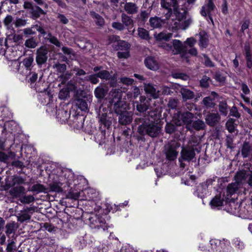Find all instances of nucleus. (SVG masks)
I'll return each mask as SVG.
<instances>
[{"label":"nucleus","mask_w":252,"mask_h":252,"mask_svg":"<svg viewBox=\"0 0 252 252\" xmlns=\"http://www.w3.org/2000/svg\"><path fill=\"white\" fill-rule=\"evenodd\" d=\"M160 122L159 116L155 113L144 117L135 118L134 122L139 125L137 132L140 135L138 137V140H144V136L146 134L151 137L158 136L161 129Z\"/></svg>","instance_id":"f257e3e1"},{"label":"nucleus","mask_w":252,"mask_h":252,"mask_svg":"<svg viewBox=\"0 0 252 252\" xmlns=\"http://www.w3.org/2000/svg\"><path fill=\"white\" fill-rule=\"evenodd\" d=\"M97 117L99 124V131L100 134L97 135V137H100V140H102L105 138L106 130L111 128L112 123L114 121L113 114L108 108L101 105L98 111Z\"/></svg>","instance_id":"f03ea898"},{"label":"nucleus","mask_w":252,"mask_h":252,"mask_svg":"<svg viewBox=\"0 0 252 252\" xmlns=\"http://www.w3.org/2000/svg\"><path fill=\"white\" fill-rule=\"evenodd\" d=\"M65 189V191L69 189L70 186L74 180V174L71 170L67 168L62 170L60 174L51 175Z\"/></svg>","instance_id":"7ed1b4c3"},{"label":"nucleus","mask_w":252,"mask_h":252,"mask_svg":"<svg viewBox=\"0 0 252 252\" xmlns=\"http://www.w3.org/2000/svg\"><path fill=\"white\" fill-rule=\"evenodd\" d=\"M194 117V114L190 112L178 111L174 114L173 119L176 126H185L187 129H189L190 124L192 122Z\"/></svg>","instance_id":"20e7f679"},{"label":"nucleus","mask_w":252,"mask_h":252,"mask_svg":"<svg viewBox=\"0 0 252 252\" xmlns=\"http://www.w3.org/2000/svg\"><path fill=\"white\" fill-rule=\"evenodd\" d=\"M75 104L81 111L88 110V103L92 101V95L84 90L77 91L74 95Z\"/></svg>","instance_id":"39448f33"},{"label":"nucleus","mask_w":252,"mask_h":252,"mask_svg":"<svg viewBox=\"0 0 252 252\" xmlns=\"http://www.w3.org/2000/svg\"><path fill=\"white\" fill-rule=\"evenodd\" d=\"M110 106L113 107L114 112L117 115L128 112L129 107L126 101H122L120 97L114 96L109 100Z\"/></svg>","instance_id":"423d86ee"},{"label":"nucleus","mask_w":252,"mask_h":252,"mask_svg":"<svg viewBox=\"0 0 252 252\" xmlns=\"http://www.w3.org/2000/svg\"><path fill=\"white\" fill-rule=\"evenodd\" d=\"M142 5L139 14L137 15V22L139 25H144L147 22L153 9L152 5L147 7L148 0Z\"/></svg>","instance_id":"0eeeda50"},{"label":"nucleus","mask_w":252,"mask_h":252,"mask_svg":"<svg viewBox=\"0 0 252 252\" xmlns=\"http://www.w3.org/2000/svg\"><path fill=\"white\" fill-rule=\"evenodd\" d=\"M49 50L46 45H42L36 51L35 61L37 65L41 67L48 60Z\"/></svg>","instance_id":"6e6552de"},{"label":"nucleus","mask_w":252,"mask_h":252,"mask_svg":"<svg viewBox=\"0 0 252 252\" xmlns=\"http://www.w3.org/2000/svg\"><path fill=\"white\" fill-rule=\"evenodd\" d=\"M180 147V144L177 142L169 144L165 148L166 158L168 160L173 161L176 159L178 152L177 149Z\"/></svg>","instance_id":"1a4fd4ad"},{"label":"nucleus","mask_w":252,"mask_h":252,"mask_svg":"<svg viewBox=\"0 0 252 252\" xmlns=\"http://www.w3.org/2000/svg\"><path fill=\"white\" fill-rule=\"evenodd\" d=\"M195 156V149L193 146L183 147L181 152V158L184 161H190Z\"/></svg>","instance_id":"9d476101"},{"label":"nucleus","mask_w":252,"mask_h":252,"mask_svg":"<svg viewBox=\"0 0 252 252\" xmlns=\"http://www.w3.org/2000/svg\"><path fill=\"white\" fill-rule=\"evenodd\" d=\"M220 116L218 112L213 113L209 111L205 115V120L206 124L210 127L217 126L220 121Z\"/></svg>","instance_id":"9b49d317"},{"label":"nucleus","mask_w":252,"mask_h":252,"mask_svg":"<svg viewBox=\"0 0 252 252\" xmlns=\"http://www.w3.org/2000/svg\"><path fill=\"white\" fill-rule=\"evenodd\" d=\"M210 252H222L225 251V244L224 241L217 239H212L210 240Z\"/></svg>","instance_id":"f8f14e48"},{"label":"nucleus","mask_w":252,"mask_h":252,"mask_svg":"<svg viewBox=\"0 0 252 252\" xmlns=\"http://www.w3.org/2000/svg\"><path fill=\"white\" fill-rule=\"evenodd\" d=\"M186 5V3H185L181 5V7L179 5L174 8L173 12L177 20L181 21L186 19L187 15L189 13V9Z\"/></svg>","instance_id":"ddd939ff"},{"label":"nucleus","mask_w":252,"mask_h":252,"mask_svg":"<svg viewBox=\"0 0 252 252\" xmlns=\"http://www.w3.org/2000/svg\"><path fill=\"white\" fill-rule=\"evenodd\" d=\"M243 50L246 61L247 67L252 69V49L249 41H246L244 43Z\"/></svg>","instance_id":"4468645a"},{"label":"nucleus","mask_w":252,"mask_h":252,"mask_svg":"<svg viewBox=\"0 0 252 252\" xmlns=\"http://www.w3.org/2000/svg\"><path fill=\"white\" fill-rule=\"evenodd\" d=\"M90 226L92 229H99L103 228L104 229L105 227V220L102 219L101 217L99 218L96 215L91 217L89 219Z\"/></svg>","instance_id":"2eb2a0df"},{"label":"nucleus","mask_w":252,"mask_h":252,"mask_svg":"<svg viewBox=\"0 0 252 252\" xmlns=\"http://www.w3.org/2000/svg\"><path fill=\"white\" fill-rule=\"evenodd\" d=\"M137 111L141 113H144L149 108L148 100L144 95H140L139 101H136Z\"/></svg>","instance_id":"dca6fc26"},{"label":"nucleus","mask_w":252,"mask_h":252,"mask_svg":"<svg viewBox=\"0 0 252 252\" xmlns=\"http://www.w3.org/2000/svg\"><path fill=\"white\" fill-rule=\"evenodd\" d=\"M118 116V122L121 125L126 126L130 124L133 120V114L130 111L121 114Z\"/></svg>","instance_id":"f3484780"},{"label":"nucleus","mask_w":252,"mask_h":252,"mask_svg":"<svg viewBox=\"0 0 252 252\" xmlns=\"http://www.w3.org/2000/svg\"><path fill=\"white\" fill-rule=\"evenodd\" d=\"M161 5L172 14L174 8L178 7L179 3L177 0H161Z\"/></svg>","instance_id":"a211bd4d"},{"label":"nucleus","mask_w":252,"mask_h":252,"mask_svg":"<svg viewBox=\"0 0 252 252\" xmlns=\"http://www.w3.org/2000/svg\"><path fill=\"white\" fill-rule=\"evenodd\" d=\"M144 64L146 67L152 70H157L159 69V64L154 57L148 56L144 60Z\"/></svg>","instance_id":"6ab92c4d"},{"label":"nucleus","mask_w":252,"mask_h":252,"mask_svg":"<svg viewBox=\"0 0 252 252\" xmlns=\"http://www.w3.org/2000/svg\"><path fill=\"white\" fill-rule=\"evenodd\" d=\"M50 178L52 179V182L49 185V191L60 193L65 191V189L63 188L59 182H58L51 175H50Z\"/></svg>","instance_id":"aec40b11"},{"label":"nucleus","mask_w":252,"mask_h":252,"mask_svg":"<svg viewBox=\"0 0 252 252\" xmlns=\"http://www.w3.org/2000/svg\"><path fill=\"white\" fill-rule=\"evenodd\" d=\"M82 223V220L79 218L70 217L66 223L67 227L71 231L77 229L79 225Z\"/></svg>","instance_id":"412c9836"},{"label":"nucleus","mask_w":252,"mask_h":252,"mask_svg":"<svg viewBox=\"0 0 252 252\" xmlns=\"http://www.w3.org/2000/svg\"><path fill=\"white\" fill-rule=\"evenodd\" d=\"M198 45L201 49L206 48L209 45V40L207 33L205 32H200Z\"/></svg>","instance_id":"4be33fe9"},{"label":"nucleus","mask_w":252,"mask_h":252,"mask_svg":"<svg viewBox=\"0 0 252 252\" xmlns=\"http://www.w3.org/2000/svg\"><path fill=\"white\" fill-rule=\"evenodd\" d=\"M173 46L176 52V54H184L186 53L187 47L180 40L174 39L173 40Z\"/></svg>","instance_id":"5701e85b"},{"label":"nucleus","mask_w":252,"mask_h":252,"mask_svg":"<svg viewBox=\"0 0 252 252\" xmlns=\"http://www.w3.org/2000/svg\"><path fill=\"white\" fill-rule=\"evenodd\" d=\"M107 93L108 90L102 86H97L94 91V96L99 100L103 99Z\"/></svg>","instance_id":"b1692460"},{"label":"nucleus","mask_w":252,"mask_h":252,"mask_svg":"<svg viewBox=\"0 0 252 252\" xmlns=\"http://www.w3.org/2000/svg\"><path fill=\"white\" fill-rule=\"evenodd\" d=\"M207 189V186L202 183L196 187L193 194L199 198H203L206 194Z\"/></svg>","instance_id":"393cba45"},{"label":"nucleus","mask_w":252,"mask_h":252,"mask_svg":"<svg viewBox=\"0 0 252 252\" xmlns=\"http://www.w3.org/2000/svg\"><path fill=\"white\" fill-rule=\"evenodd\" d=\"M224 199L221 196V193L216 194L211 200L210 205L212 208L221 207L223 205Z\"/></svg>","instance_id":"a878e982"},{"label":"nucleus","mask_w":252,"mask_h":252,"mask_svg":"<svg viewBox=\"0 0 252 252\" xmlns=\"http://www.w3.org/2000/svg\"><path fill=\"white\" fill-rule=\"evenodd\" d=\"M29 14H30V17L33 20H36L39 18L41 14H44L45 12L44 10L37 5L34 6L29 11Z\"/></svg>","instance_id":"bb28decb"},{"label":"nucleus","mask_w":252,"mask_h":252,"mask_svg":"<svg viewBox=\"0 0 252 252\" xmlns=\"http://www.w3.org/2000/svg\"><path fill=\"white\" fill-rule=\"evenodd\" d=\"M124 9L128 14L133 15L138 12V7L135 3L126 2L124 6Z\"/></svg>","instance_id":"cd10ccee"},{"label":"nucleus","mask_w":252,"mask_h":252,"mask_svg":"<svg viewBox=\"0 0 252 252\" xmlns=\"http://www.w3.org/2000/svg\"><path fill=\"white\" fill-rule=\"evenodd\" d=\"M218 107L220 116L225 117L227 115L229 107L226 100L219 101Z\"/></svg>","instance_id":"c85d7f7f"},{"label":"nucleus","mask_w":252,"mask_h":252,"mask_svg":"<svg viewBox=\"0 0 252 252\" xmlns=\"http://www.w3.org/2000/svg\"><path fill=\"white\" fill-rule=\"evenodd\" d=\"M13 188L10 190V194L15 197H21V195L25 193V188L23 186H12Z\"/></svg>","instance_id":"c756f323"},{"label":"nucleus","mask_w":252,"mask_h":252,"mask_svg":"<svg viewBox=\"0 0 252 252\" xmlns=\"http://www.w3.org/2000/svg\"><path fill=\"white\" fill-rule=\"evenodd\" d=\"M241 186L240 184L234 182L229 184L226 187V194L227 196L230 197L238 191L239 189L241 188Z\"/></svg>","instance_id":"7c9ffc66"},{"label":"nucleus","mask_w":252,"mask_h":252,"mask_svg":"<svg viewBox=\"0 0 252 252\" xmlns=\"http://www.w3.org/2000/svg\"><path fill=\"white\" fill-rule=\"evenodd\" d=\"M164 23V21L157 16L151 17L149 19L150 25L153 29L161 28Z\"/></svg>","instance_id":"2f4dec72"},{"label":"nucleus","mask_w":252,"mask_h":252,"mask_svg":"<svg viewBox=\"0 0 252 252\" xmlns=\"http://www.w3.org/2000/svg\"><path fill=\"white\" fill-rule=\"evenodd\" d=\"M172 33H166L162 32L158 34H155V38L156 40L158 42L165 41H169L170 38L172 37Z\"/></svg>","instance_id":"473e14b6"},{"label":"nucleus","mask_w":252,"mask_h":252,"mask_svg":"<svg viewBox=\"0 0 252 252\" xmlns=\"http://www.w3.org/2000/svg\"><path fill=\"white\" fill-rule=\"evenodd\" d=\"M144 90L147 94H150L154 98H157L158 97V92H157L156 88L151 84H145Z\"/></svg>","instance_id":"72a5a7b5"},{"label":"nucleus","mask_w":252,"mask_h":252,"mask_svg":"<svg viewBox=\"0 0 252 252\" xmlns=\"http://www.w3.org/2000/svg\"><path fill=\"white\" fill-rule=\"evenodd\" d=\"M180 93L184 101L191 99L194 97V93L187 88H181Z\"/></svg>","instance_id":"f704fd0d"},{"label":"nucleus","mask_w":252,"mask_h":252,"mask_svg":"<svg viewBox=\"0 0 252 252\" xmlns=\"http://www.w3.org/2000/svg\"><path fill=\"white\" fill-rule=\"evenodd\" d=\"M205 127L206 126L204 122L200 119H198L194 121H192V122L190 124L189 129V130H190L192 128H193L194 129L198 131L204 129Z\"/></svg>","instance_id":"c9c22d12"},{"label":"nucleus","mask_w":252,"mask_h":252,"mask_svg":"<svg viewBox=\"0 0 252 252\" xmlns=\"http://www.w3.org/2000/svg\"><path fill=\"white\" fill-rule=\"evenodd\" d=\"M236 120L233 118H229L225 123L226 129L230 133L234 132L237 124L235 123Z\"/></svg>","instance_id":"e433bc0d"},{"label":"nucleus","mask_w":252,"mask_h":252,"mask_svg":"<svg viewBox=\"0 0 252 252\" xmlns=\"http://www.w3.org/2000/svg\"><path fill=\"white\" fill-rule=\"evenodd\" d=\"M48 189L43 185L40 184H34L31 189V191L38 194L41 192L47 193Z\"/></svg>","instance_id":"4c0bfd02"},{"label":"nucleus","mask_w":252,"mask_h":252,"mask_svg":"<svg viewBox=\"0 0 252 252\" xmlns=\"http://www.w3.org/2000/svg\"><path fill=\"white\" fill-rule=\"evenodd\" d=\"M130 48V44L123 40H121L118 41L115 47V49L116 51L121 50V51H125V50H129Z\"/></svg>","instance_id":"58836bf2"},{"label":"nucleus","mask_w":252,"mask_h":252,"mask_svg":"<svg viewBox=\"0 0 252 252\" xmlns=\"http://www.w3.org/2000/svg\"><path fill=\"white\" fill-rule=\"evenodd\" d=\"M214 99L210 96H206L203 98L202 103L206 109L214 108L216 103L214 102Z\"/></svg>","instance_id":"ea45409f"},{"label":"nucleus","mask_w":252,"mask_h":252,"mask_svg":"<svg viewBox=\"0 0 252 252\" xmlns=\"http://www.w3.org/2000/svg\"><path fill=\"white\" fill-rule=\"evenodd\" d=\"M38 44V41L34 37H31L25 42V46L28 48H35Z\"/></svg>","instance_id":"a19ab883"},{"label":"nucleus","mask_w":252,"mask_h":252,"mask_svg":"<svg viewBox=\"0 0 252 252\" xmlns=\"http://www.w3.org/2000/svg\"><path fill=\"white\" fill-rule=\"evenodd\" d=\"M127 204H128V201H125L123 203L120 204L118 205H116L115 204H114V207L111 206V205L110 204H109V205L106 204V208H107L108 212H109L111 211V210H112V213H114L115 212H116L117 211H120L121 207H124L125 206H126V205H127Z\"/></svg>","instance_id":"79ce46f5"},{"label":"nucleus","mask_w":252,"mask_h":252,"mask_svg":"<svg viewBox=\"0 0 252 252\" xmlns=\"http://www.w3.org/2000/svg\"><path fill=\"white\" fill-rule=\"evenodd\" d=\"M122 22H123L125 27H128L133 25V20L131 17L128 16L127 14L123 13L121 15Z\"/></svg>","instance_id":"37998d69"},{"label":"nucleus","mask_w":252,"mask_h":252,"mask_svg":"<svg viewBox=\"0 0 252 252\" xmlns=\"http://www.w3.org/2000/svg\"><path fill=\"white\" fill-rule=\"evenodd\" d=\"M138 35L142 39L149 40L150 39L149 32L143 28H138Z\"/></svg>","instance_id":"c03bdc74"},{"label":"nucleus","mask_w":252,"mask_h":252,"mask_svg":"<svg viewBox=\"0 0 252 252\" xmlns=\"http://www.w3.org/2000/svg\"><path fill=\"white\" fill-rule=\"evenodd\" d=\"M140 94V91L138 87L135 86L133 87L131 91H129L127 94V96L130 98H136Z\"/></svg>","instance_id":"a18cd8bd"},{"label":"nucleus","mask_w":252,"mask_h":252,"mask_svg":"<svg viewBox=\"0 0 252 252\" xmlns=\"http://www.w3.org/2000/svg\"><path fill=\"white\" fill-rule=\"evenodd\" d=\"M235 182L242 186V182L246 179V173L244 171L237 172L234 177Z\"/></svg>","instance_id":"49530a36"},{"label":"nucleus","mask_w":252,"mask_h":252,"mask_svg":"<svg viewBox=\"0 0 252 252\" xmlns=\"http://www.w3.org/2000/svg\"><path fill=\"white\" fill-rule=\"evenodd\" d=\"M25 183V180L21 176H14L12 181L8 185L9 186H15L16 185H21Z\"/></svg>","instance_id":"de8ad7c7"},{"label":"nucleus","mask_w":252,"mask_h":252,"mask_svg":"<svg viewBox=\"0 0 252 252\" xmlns=\"http://www.w3.org/2000/svg\"><path fill=\"white\" fill-rule=\"evenodd\" d=\"M251 147L249 144L247 142H245L242 146L241 150L242 156L243 158H246L249 156Z\"/></svg>","instance_id":"09e8293b"},{"label":"nucleus","mask_w":252,"mask_h":252,"mask_svg":"<svg viewBox=\"0 0 252 252\" xmlns=\"http://www.w3.org/2000/svg\"><path fill=\"white\" fill-rule=\"evenodd\" d=\"M84 80L90 82L92 84H96L99 82L98 77L96 73L85 76Z\"/></svg>","instance_id":"8fccbe9b"},{"label":"nucleus","mask_w":252,"mask_h":252,"mask_svg":"<svg viewBox=\"0 0 252 252\" xmlns=\"http://www.w3.org/2000/svg\"><path fill=\"white\" fill-rule=\"evenodd\" d=\"M33 63V58L32 56H29L27 58H26L23 61V63L26 69L30 70V71L32 70L31 66Z\"/></svg>","instance_id":"3c124183"},{"label":"nucleus","mask_w":252,"mask_h":252,"mask_svg":"<svg viewBox=\"0 0 252 252\" xmlns=\"http://www.w3.org/2000/svg\"><path fill=\"white\" fill-rule=\"evenodd\" d=\"M91 15L93 18L96 19V24L98 26H102L104 24V19L98 13L93 11L91 12Z\"/></svg>","instance_id":"603ef678"},{"label":"nucleus","mask_w":252,"mask_h":252,"mask_svg":"<svg viewBox=\"0 0 252 252\" xmlns=\"http://www.w3.org/2000/svg\"><path fill=\"white\" fill-rule=\"evenodd\" d=\"M34 197L31 195L28 196L23 195L20 197L19 200L23 204H28L33 202L34 201Z\"/></svg>","instance_id":"864d4df0"},{"label":"nucleus","mask_w":252,"mask_h":252,"mask_svg":"<svg viewBox=\"0 0 252 252\" xmlns=\"http://www.w3.org/2000/svg\"><path fill=\"white\" fill-rule=\"evenodd\" d=\"M119 82L128 86L135 84L136 81L132 78L123 77L120 78Z\"/></svg>","instance_id":"5fc2aeb1"},{"label":"nucleus","mask_w":252,"mask_h":252,"mask_svg":"<svg viewBox=\"0 0 252 252\" xmlns=\"http://www.w3.org/2000/svg\"><path fill=\"white\" fill-rule=\"evenodd\" d=\"M109 78V79L108 81H109V85L110 87L112 88L116 87L118 84L117 74L116 73H114L111 75L110 74Z\"/></svg>","instance_id":"6e6d98bb"},{"label":"nucleus","mask_w":252,"mask_h":252,"mask_svg":"<svg viewBox=\"0 0 252 252\" xmlns=\"http://www.w3.org/2000/svg\"><path fill=\"white\" fill-rule=\"evenodd\" d=\"M98 78L105 81H108L109 79L110 72L107 70H102L96 73Z\"/></svg>","instance_id":"4d7b16f0"},{"label":"nucleus","mask_w":252,"mask_h":252,"mask_svg":"<svg viewBox=\"0 0 252 252\" xmlns=\"http://www.w3.org/2000/svg\"><path fill=\"white\" fill-rule=\"evenodd\" d=\"M176 125L171 123H167L165 126V131L166 133L172 134L176 130Z\"/></svg>","instance_id":"13d9d810"},{"label":"nucleus","mask_w":252,"mask_h":252,"mask_svg":"<svg viewBox=\"0 0 252 252\" xmlns=\"http://www.w3.org/2000/svg\"><path fill=\"white\" fill-rule=\"evenodd\" d=\"M69 91L67 88L61 89L59 94V97L61 100H65L69 95Z\"/></svg>","instance_id":"bf43d9fd"},{"label":"nucleus","mask_w":252,"mask_h":252,"mask_svg":"<svg viewBox=\"0 0 252 252\" xmlns=\"http://www.w3.org/2000/svg\"><path fill=\"white\" fill-rule=\"evenodd\" d=\"M54 67L61 73H63L66 70V65L65 63H56L54 65Z\"/></svg>","instance_id":"052dcab7"},{"label":"nucleus","mask_w":252,"mask_h":252,"mask_svg":"<svg viewBox=\"0 0 252 252\" xmlns=\"http://www.w3.org/2000/svg\"><path fill=\"white\" fill-rule=\"evenodd\" d=\"M172 77L176 79H181L187 81L189 79V76L185 73L175 72L172 74Z\"/></svg>","instance_id":"680f3d73"},{"label":"nucleus","mask_w":252,"mask_h":252,"mask_svg":"<svg viewBox=\"0 0 252 252\" xmlns=\"http://www.w3.org/2000/svg\"><path fill=\"white\" fill-rule=\"evenodd\" d=\"M210 78L206 75H204L202 79L200 80V86L204 88H207L209 86V81Z\"/></svg>","instance_id":"e2e57ef3"},{"label":"nucleus","mask_w":252,"mask_h":252,"mask_svg":"<svg viewBox=\"0 0 252 252\" xmlns=\"http://www.w3.org/2000/svg\"><path fill=\"white\" fill-rule=\"evenodd\" d=\"M32 28H35L36 31L39 33V34L38 35V37L40 38L41 36H45L47 32L43 28V27L41 26H39L37 24L32 25Z\"/></svg>","instance_id":"0e129e2a"},{"label":"nucleus","mask_w":252,"mask_h":252,"mask_svg":"<svg viewBox=\"0 0 252 252\" xmlns=\"http://www.w3.org/2000/svg\"><path fill=\"white\" fill-rule=\"evenodd\" d=\"M233 245L238 249L242 250L245 247L243 242L241 241L239 238H236L233 240Z\"/></svg>","instance_id":"69168bd1"},{"label":"nucleus","mask_w":252,"mask_h":252,"mask_svg":"<svg viewBox=\"0 0 252 252\" xmlns=\"http://www.w3.org/2000/svg\"><path fill=\"white\" fill-rule=\"evenodd\" d=\"M44 39L49 41L50 43L55 45L58 47H61V42L58 40L57 37L54 35L51 38H44Z\"/></svg>","instance_id":"338daca9"},{"label":"nucleus","mask_w":252,"mask_h":252,"mask_svg":"<svg viewBox=\"0 0 252 252\" xmlns=\"http://www.w3.org/2000/svg\"><path fill=\"white\" fill-rule=\"evenodd\" d=\"M229 109V115L231 116L234 117L236 118H239L241 117V114L238 111L237 107L234 105L231 109Z\"/></svg>","instance_id":"774afa93"}]
</instances>
